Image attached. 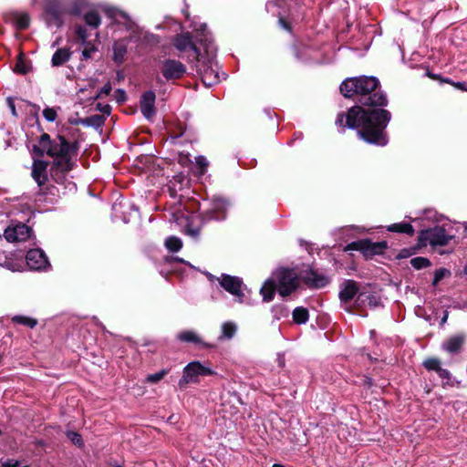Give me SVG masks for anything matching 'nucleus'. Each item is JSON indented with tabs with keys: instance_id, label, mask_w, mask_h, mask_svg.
Masks as SVG:
<instances>
[{
	"instance_id": "nucleus-23",
	"label": "nucleus",
	"mask_w": 467,
	"mask_h": 467,
	"mask_svg": "<svg viewBox=\"0 0 467 467\" xmlns=\"http://www.w3.org/2000/svg\"><path fill=\"white\" fill-rule=\"evenodd\" d=\"M114 59L118 62H121L124 56L127 53V42L126 40L117 41L114 45Z\"/></svg>"
},
{
	"instance_id": "nucleus-2",
	"label": "nucleus",
	"mask_w": 467,
	"mask_h": 467,
	"mask_svg": "<svg viewBox=\"0 0 467 467\" xmlns=\"http://www.w3.org/2000/svg\"><path fill=\"white\" fill-rule=\"evenodd\" d=\"M41 154L46 153L53 159L50 167V176L57 183H64L67 174L74 166L73 159L77 156L78 148L75 143L68 142L63 136L55 138L44 133L41 135L38 146Z\"/></svg>"
},
{
	"instance_id": "nucleus-4",
	"label": "nucleus",
	"mask_w": 467,
	"mask_h": 467,
	"mask_svg": "<svg viewBox=\"0 0 467 467\" xmlns=\"http://www.w3.org/2000/svg\"><path fill=\"white\" fill-rule=\"evenodd\" d=\"M108 14L117 24H122L127 27L128 31H130L129 37L130 40L141 46H154L159 43V39L156 36L143 32L125 12L116 8H110L108 10Z\"/></svg>"
},
{
	"instance_id": "nucleus-19",
	"label": "nucleus",
	"mask_w": 467,
	"mask_h": 467,
	"mask_svg": "<svg viewBox=\"0 0 467 467\" xmlns=\"http://www.w3.org/2000/svg\"><path fill=\"white\" fill-rule=\"evenodd\" d=\"M202 72V80L206 87H212L219 81L218 73L210 67L203 66V68H200Z\"/></svg>"
},
{
	"instance_id": "nucleus-14",
	"label": "nucleus",
	"mask_w": 467,
	"mask_h": 467,
	"mask_svg": "<svg viewBox=\"0 0 467 467\" xmlns=\"http://www.w3.org/2000/svg\"><path fill=\"white\" fill-rule=\"evenodd\" d=\"M47 162L44 161H35L32 165V177L39 187L43 186L47 181Z\"/></svg>"
},
{
	"instance_id": "nucleus-32",
	"label": "nucleus",
	"mask_w": 467,
	"mask_h": 467,
	"mask_svg": "<svg viewBox=\"0 0 467 467\" xmlns=\"http://www.w3.org/2000/svg\"><path fill=\"white\" fill-rule=\"evenodd\" d=\"M13 321L19 323V324H23L29 327H34L37 323L36 319L27 317H23V316L14 317Z\"/></svg>"
},
{
	"instance_id": "nucleus-43",
	"label": "nucleus",
	"mask_w": 467,
	"mask_h": 467,
	"mask_svg": "<svg viewBox=\"0 0 467 467\" xmlns=\"http://www.w3.org/2000/svg\"><path fill=\"white\" fill-rule=\"evenodd\" d=\"M195 160H196V163L201 168V172H204L206 167L208 166V162H207L206 159L202 156H199V157H196Z\"/></svg>"
},
{
	"instance_id": "nucleus-30",
	"label": "nucleus",
	"mask_w": 467,
	"mask_h": 467,
	"mask_svg": "<svg viewBox=\"0 0 467 467\" xmlns=\"http://www.w3.org/2000/svg\"><path fill=\"white\" fill-rule=\"evenodd\" d=\"M85 21L88 25L98 27L100 24V17L96 12L90 11L85 15Z\"/></svg>"
},
{
	"instance_id": "nucleus-41",
	"label": "nucleus",
	"mask_w": 467,
	"mask_h": 467,
	"mask_svg": "<svg viewBox=\"0 0 467 467\" xmlns=\"http://www.w3.org/2000/svg\"><path fill=\"white\" fill-rule=\"evenodd\" d=\"M95 51L96 47L90 44H88L82 51V56L84 58H90Z\"/></svg>"
},
{
	"instance_id": "nucleus-42",
	"label": "nucleus",
	"mask_w": 467,
	"mask_h": 467,
	"mask_svg": "<svg viewBox=\"0 0 467 467\" xmlns=\"http://www.w3.org/2000/svg\"><path fill=\"white\" fill-rule=\"evenodd\" d=\"M111 90V86L109 83L106 84L101 90L94 97V99H99L102 96H107L109 94Z\"/></svg>"
},
{
	"instance_id": "nucleus-31",
	"label": "nucleus",
	"mask_w": 467,
	"mask_h": 467,
	"mask_svg": "<svg viewBox=\"0 0 467 467\" xmlns=\"http://www.w3.org/2000/svg\"><path fill=\"white\" fill-rule=\"evenodd\" d=\"M167 373H168V370L162 369L157 373L150 374L146 378V382L150 383V384L157 383L160 380H161L165 377V375H167Z\"/></svg>"
},
{
	"instance_id": "nucleus-11",
	"label": "nucleus",
	"mask_w": 467,
	"mask_h": 467,
	"mask_svg": "<svg viewBox=\"0 0 467 467\" xmlns=\"http://www.w3.org/2000/svg\"><path fill=\"white\" fill-rule=\"evenodd\" d=\"M26 264L33 270H40L48 265L47 258L40 249L29 250L26 256Z\"/></svg>"
},
{
	"instance_id": "nucleus-9",
	"label": "nucleus",
	"mask_w": 467,
	"mask_h": 467,
	"mask_svg": "<svg viewBox=\"0 0 467 467\" xmlns=\"http://www.w3.org/2000/svg\"><path fill=\"white\" fill-rule=\"evenodd\" d=\"M174 46L181 52H191L189 57H192V59L201 61L202 57V54L200 50L192 43L189 34L178 36L174 40Z\"/></svg>"
},
{
	"instance_id": "nucleus-29",
	"label": "nucleus",
	"mask_w": 467,
	"mask_h": 467,
	"mask_svg": "<svg viewBox=\"0 0 467 467\" xmlns=\"http://www.w3.org/2000/svg\"><path fill=\"white\" fill-rule=\"evenodd\" d=\"M179 339L186 342L201 343V338L192 331H184L179 334Z\"/></svg>"
},
{
	"instance_id": "nucleus-36",
	"label": "nucleus",
	"mask_w": 467,
	"mask_h": 467,
	"mask_svg": "<svg viewBox=\"0 0 467 467\" xmlns=\"http://www.w3.org/2000/svg\"><path fill=\"white\" fill-rule=\"evenodd\" d=\"M43 115L47 121H54L57 119V110L54 108H47L43 110Z\"/></svg>"
},
{
	"instance_id": "nucleus-33",
	"label": "nucleus",
	"mask_w": 467,
	"mask_h": 467,
	"mask_svg": "<svg viewBox=\"0 0 467 467\" xmlns=\"http://www.w3.org/2000/svg\"><path fill=\"white\" fill-rule=\"evenodd\" d=\"M410 264L415 269H421L427 267L430 262L424 257H415L410 260Z\"/></svg>"
},
{
	"instance_id": "nucleus-40",
	"label": "nucleus",
	"mask_w": 467,
	"mask_h": 467,
	"mask_svg": "<svg viewBox=\"0 0 467 467\" xmlns=\"http://www.w3.org/2000/svg\"><path fill=\"white\" fill-rule=\"evenodd\" d=\"M450 272L446 269H439L435 272L433 285H436L446 275H449Z\"/></svg>"
},
{
	"instance_id": "nucleus-18",
	"label": "nucleus",
	"mask_w": 467,
	"mask_h": 467,
	"mask_svg": "<svg viewBox=\"0 0 467 467\" xmlns=\"http://www.w3.org/2000/svg\"><path fill=\"white\" fill-rule=\"evenodd\" d=\"M237 325L233 321L223 322L221 326V334L218 337L219 341L232 339L237 332Z\"/></svg>"
},
{
	"instance_id": "nucleus-45",
	"label": "nucleus",
	"mask_w": 467,
	"mask_h": 467,
	"mask_svg": "<svg viewBox=\"0 0 467 467\" xmlns=\"http://www.w3.org/2000/svg\"><path fill=\"white\" fill-rule=\"evenodd\" d=\"M115 98L117 101L120 103L126 100V94L123 90L119 89L115 94Z\"/></svg>"
},
{
	"instance_id": "nucleus-49",
	"label": "nucleus",
	"mask_w": 467,
	"mask_h": 467,
	"mask_svg": "<svg viewBox=\"0 0 467 467\" xmlns=\"http://www.w3.org/2000/svg\"><path fill=\"white\" fill-rule=\"evenodd\" d=\"M437 372L439 373V375H440L441 378H448V377H449V371H448V370H446V369L441 368V367L439 368V369L437 370Z\"/></svg>"
},
{
	"instance_id": "nucleus-20",
	"label": "nucleus",
	"mask_w": 467,
	"mask_h": 467,
	"mask_svg": "<svg viewBox=\"0 0 467 467\" xmlns=\"http://www.w3.org/2000/svg\"><path fill=\"white\" fill-rule=\"evenodd\" d=\"M464 339L463 335L453 336L443 344V348L449 353H456L461 349Z\"/></svg>"
},
{
	"instance_id": "nucleus-50",
	"label": "nucleus",
	"mask_w": 467,
	"mask_h": 467,
	"mask_svg": "<svg viewBox=\"0 0 467 467\" xmlns=\"http://www.w3.org/2000/svg\"><path fill=\"white\" fill-rule=\"evenodd\" d=\"M279 22H280V24H281V25H282L285 29L289 30V26H288V25L286 24V22H285L283 18H280V19H279Z\"/></svg>"
},
{
	"instance_id": "nucleus-55",
	"label": "nucleus",
	"mask_w": 467,
	"mask_h": 467,
	"mask_svg": "<svg viewBox=\"0 0 467 467\" xmlns=\"http://www.w3.org/2000/svg\"><path fill=\"white\" fill-rule=\"evenodd\" d=\"M364 296H365L364 294H359V295H358V299H362V297H363Z\"/></svg>"
},
{
	"instance_id": "nucleus-38",
	"label": "nucleus",
	"mask_w": 467,
	"mask_h": 467,
	"mask_svg": "<svg viewBox=\"0 0 467 467\" xmlns=\"http://www.w3.org/2000/svg\"><path fill=\"white\" fill-rule=\"evenodd\" d=\"M67 436L75 445H78V446L82 445V439L78 433H77L75 431H68L67 433Z\"/></svg>"
},
{
	"instance_id": "nucleus-17",
	"label": "nucleus",
	"mask_w": 467,
	"mask_h": 467,
	"mask_svg": "<svg viewBox=\"0 0 467 467\" xmlns=\"http://www.w3.org/2000/svg\"><path fill=\"white\" fill-rule=\"evenodd\" d=\"M201 33L196 36L200 44L203 47L205 53L207 54L208 60L212 61L216 53V48L213 44L212 39L205 33V26H201Z\"/></svg>"
},
{
	"instance_id": "nucleus-39",
	"label": "nucleus",
	"mask_w": 467,
	"mask_h": 467,
	"mask_svg": "<svg viewBox=\"0 0 467 467\" xmlns=\"http://www.w3.org/2000/svg\"><path fill=\"white\" fill-rule=\"evenodd\" d=\"M226 207V202L223 199H216L213 202V211L223 213Z\"/></svg>"
},
{
	"instance_id": "nucleus-35",
	"label": "nucleus",
	"mask_w": 467,
	"mask_h": 467,
	"mask_svg": "<svg viewBox=\"0 0 467 467\" xmlns=\"http://www.w3.org/2000/svg\"><path fill=\"white\" fill-rule=\"evenodd\" d=\"M16 25L19 28H26L29 25V17L26 14H20L16 17Z\"/></svg>"
},
{
	"instance_id": "nucleus-10",
	"label": "nucleus",
	"mask_w": 467,
	"mask_h": 467,
	"mask_svg": "<svg viewBox=\"0 0 467 467\" xmlns=\"http://www.w3.org/2000/svg\"><path fill=\"white\" fill-rule=\"evenodd\" d=\"M31 229L24 223L9 226L5 230V237L8 242H24L30 236Z\"/></svg>"
},
{
	"instance_id": "nucleus-6",
	"label": "nucleus",
	"mask_w": 467,
	"mask_h": 467,
	"mask_svg": "<svg viewBox=\"0 0 467 467\" xmlns=\"http://www.w3.org/2000/svg\"><path fill=\"white\" fill-rule=\"evenodd\" d=\"M213 374V371L202 366L198 361L189 363L183 369V375L179 381L181 388L185 387L190 382H197L200 376H208Z\"/></svg>"
},
{
	"instance_id": "nucleus-37",
	"label": "nucleus",
	"mask_w": 467,
	"mask_h": 467,
	"mask_svg": "<svg viewBox=\"0 0 467 467\" xmlns=\"http://www.w3.org/2000/svg\"><path fill=\"white\" fill-rule=\"evenodd\" d=\"M424 366L430 370H438L440 368V361L437 358H430L424 361Z\"/></svg>"
},
{
	"instance_id": "nucleus-56",
	"label": "nucleus",
	"mask_w": 467,
	"mask_h": 467,
	"mask_svg": "<svg viewBox=\"0 0 467 467\" xmlns=\"http://www.w3.org/2000/svg\"><path fill=\"white\" fill-rule=\"evenodd\" d=\"M213 217H214L215 219H221V216H220V215H214ZM223 216H222V218H223Z\"/></svg>"
},
{
	"instance_id": "nucleus-44",
	"label": "nucleus",
	"mask_w": 467,
	"mask_h": 467,
	"mask_svg": "<svg viewBox=\"0 0 467 467\" xmlns=\"http://www.w3.org/2000/svg\"><path fill=\"white\" fill-rule=\"evenodd\" d=\"M184 233L193 238H196L200 234V230L198 228H192L190 225H188L185 228Z\"/></svg>"
},
{
	"instance_id": "nucleus-28",
	"label": "nucleus",
	"mask_w": 467,
	"mask_h": 467,
	"mask_svg": "<svg viewBox=\"0 0 467 467\" xmlns=\"http://www.w3.org/2000/svg\"><path fill=\"white\" fill-rule=\"evenodd\" d=\"M306 281L315 287H322L327 283L325 277L317 276L314 272L310 273V275L306 277Z\"/></svg>"
},
{
	"instance_id": "nucleus-34",
	"label": "nucleus",
	"mask_w": 467,
	"mask_h": 467,
	"mask_svg": "<svg viewBox=\"0 0 467 467\" xmlns=\"http://www.w3.org/2000/svg\"><path fill=\"white\" fill-rule=\"evenodd\" d=\"M15 71L18 72V73H22V74H26L28 71L26 62L23 59L21 55L19 56L18 59L16 61V64L15 67Z\"/></svg>"
},
{
	"instance_id": "nucleus-47",
	"label": "nucleus",
	"mask_w": 467,
	"mask_h": 467,
	"mask_svg": "<svg viewBox=\"0 0 467 467\" xmlns=\"http://www.w3.org/2000/svg\"><path fill=\"white\" fill-rule=\"evenodd\" d=\"M3 467H17L18 462L15 460H7L4 462H2Z\"/></svg>"
},
{
	"instance_id": "nucleus-7",
	"label": "nucleus",
	"mask_w": 467,
	"mask_h": 467,
	"mask_svg": "<svg viewBox=\"0 0 467 467\" xmlns=\"http://www.w3.org/2000/svg\"><path fill=\"white\" fill-rule=\"evenodd\" d=\"M217 280L227 292L236 296L239 302H242L245 286L240 278L229 275H222Z\"/></svg>"
},
{
	"instance_id": "nucleus-3",
	"label": "nucleus",
	"mask_w": 467,
	"mask_h": 467,
	"mask_svg": "<svg viewBox=\"0 0 467 467\" xmlns=\"http://www.w3.org/2000/svg\"><path fill=\"white\" fill-rule=\"evenodd\" d=\"M297 286L298 276L294 270L278 269L265 282L260 293L265 301H271L275 290L281 296H286Z\"/></svg>"
},
{
	"instance_id": "nucleus-21",
	"label": "nucleus",
	"mask_w": 467,
	"mask_h": 467,
	"mask_svg": "<svg viewBox=\"0 0 467 467\" xmlns=\"http://www.w3.org/2000/svg\"><path fill=\"white\" fill-rule=\"evenodd\" d=\"M70 56H71V52H70L69 48H67V47L58 48L54 53V55L52 57V59H51L52 66L59 67V66L63 65L70 58Z\"/></svg>"
},
{
	"instance_id": "nucleus-27",
	"label": "nucleus",
	"mask_w": 467,
	"mask_h": 467,
	"mask_svg": "<svg viewBox=\"0 0 467 467\" xmlns=\"http://www.w3.org/2000/svg\"><path fill=\"white\" fill-rule=\"evenodd\" d=\"M293 319L297 324H304L308 319V311L304 307H296L293 311Z\"/></svg>"
},
{
	"instance_id": "nucleus-25",
	"label": "nucleus",
	"mask_w": 467,
	"mask_h": 467,
	"mask_svg": "<svg viewBox=\"0 0 467 467\" xmlns=\"http://www.w3.org/2000/svg\"><path fill=\"white\" fill-rule=\"evenodd\" d=\"M388 230L389 232H395V233H405L410 235H412L414 233V229L411 224L406 223H393L388 226Z\"/></svg>"
},
{
	"instance_id": "nucleus-16",
	"label": "nucleus",
	"mask_w": 467,
	"mask_h": 467,
	"mask_svg": "<svg viewBox=\"0 0 467 467\" xmlns=\"http://www.w3.org/2000/svg\"><path fill=\"white\" fill-rule=\"evenodd\" d=\"M358 285L357 282L353 280H346L341 285V289L339 292V298L341 302L347 303L354 298V296L358 292Z\"/></svg>"
},
{
	"instance_id": "nucleus-53",
	"label": "nucleus",
	"mask_w": 467,
	"mask_h": 467,
	"mask_svg": "<svg viewBox=\"0 0 467 467\" xmlns=\"http://www.w3.org/2000/svg\"><path fill=\"white\" fill-rule=\"evenodd\" d=\"M273 467H285V466H284V465H282V464L275 463V464L273 465Z\"/></svg>"
},
{
	"instance_id": "nucleus-52",
	"label": "nucleus",
	"mask_w": 467,
	"mask_h": 467,
	"mask_svg": "<svg viewBox=\"0 0 467 467\" xmlns=\"http://www.w3.org/2000/svg\"><path fill=\"white\" fill-rule=\"evenodd\" d=\"M447 318H448V314H445V315H444V317H442V319H441V322H442V323H445V322H446V320H447Z\"/></svg>"
},
{
	"instance_id": "nucleus-26",
	"label": "nucleus",
	"mask_w": 467,
	"mask_h": 467,
	"mask_svg": "<svg viewBox=\"0 0 467 467\" xmlns=\"http://www.w3.org/2000/svg\"><path fill=\"white\" fill-rule=\"evenodd\" d=\"M165 247L171 252H178L182 247V241L176 236H170L165 240Z\"/></svg>"
},
{
	"instance_id": "nucleus-46",
	"label": "nucleus",
	"mask_w": 467,
	"mask_h": 467,
	"mask_svg": "<svg viewBox=\"0 0 467 467\" xmlns=\"http://www.w3.org/2000/svg\"><path fill=\"white\" fill-rule=\"evenodd\" d=\"M97 109L99 111H101L102 113H104V114H109L110 113V107H109V105H107V104L103 105L101 103H99L97 105Z\"/></svg>"
},
{
	"instance_id": "nucleus-12",
	"label": "nucleus",
	"mask_w": 467,
	"mask_h": 467,
	"mask_svg": "<svg viewBox=\"0 0 467 467\" xmlns=\"http://www.w3.org/2000/svg\"><path fill=\"white\" fill-rule=\"evenodd\" d=\"M186 72L183 64L176 60H166L163 63L162 74L167 79L181 78Z\"/></svg>"
},
{
	"instance_id": "nucleus-48",
	"label": "nucleus",
	"mask_w": 467,
	"mask_h": 467,
	"mask_svg": "<svg viewBox=\"0 0 467 467\" xmlns=\"http://www.w3.org/2000/svg\"><path fill=\"white\" fill-rule=\"evenodd\" d=\"M77 35H78V36L81 40L85 41V39H86V37H87V35H86V29H85V28H83V27H81V26H79V27L77 29Z\"/></svg>"
},
{
	"instance_id": "nucleus-51",
	"label": "nucleus",
	"mask_w": 467,
	"mask_h": 467,
	"mask_svg": "<svg viewBox=\"0 0 467 467\" xmlns=\"http://www.w3.org/2000/svg\"><path fill=\"white\" fill-rule=\"evenodd\" d=\"M11 110H12V113L14 115H16V108H15V105L13 103H11Z\"/></svg>"
},
{
	"instance_id": "nucleus-13",
	"label": "nucleus",
	"mask_w": 467,
	"mask_h": 467,
	"mask_svg": "<svg viewBox=\"0 0 467 467\" xmlns=\"http://www.w3.org/2000/svg\"><path fill=\"white\" fill-rule=\"evenodd\" d=\"M379 86V80L374 77L356 78V94L368 95Z\"/></svg>"
},
{
	"instance_id": "nucleus-1",
	"label": "nucleus",
	"mask_w": 467,
	"mask_h": 467,
	"mask_svg": "<svg viewBox=\"0 0 467 467\" xmlns=\"http://www.w3.org/2000/svg\"><path fill=\"white\" fill-rule=\"evenodd\" d=\"M390 119L386 109L365 110L359 106L352 107L346 116L338 115L337 124L351 129H358L359 136L367 142L384 146L387 139L383 132Z\"/></svg>"
},
{
	"instance_id": "nucleus-15",
	"label": "nucleus",
	"mask_w": 467,
	"mask_h": 467,
	"mask_svg": "<svg viewBox=\"0 0 467 467\" xmlns=\"http://www.w3.org/2000/svg\"><path fill=\"white\" fill-rule=\"evenodd\" d=\"M155 94L151 91L145 92L140 99V110L143 116L150 119L155 115Z\"/></svg>"
},
{
	"instance_id": "nucleus-8",
	"label": "nucleus",
	"mask_w": 467,
	"mask_h": 467,
	"mask_svg": "<svg viewBox=\"0 0 467 467\" xmlns=\"http://www.w3.org/2000/svg\"><path fill=\"white\" fill-rule=\"evenodd\" d=\"M386 248V242L371 243L368 240L353 242L347 246V250H359L365 254H381Z\"/></svg>"
},
{
	"instance_id": "nucleus-54",
	"label": "nucleus",
	"mask_w": 467,
	"mask_h": 467,
	"mask_svg": "<svg viewBox=\"0 0 467 467\" xmlns=\"http://www.w3.org/2000/svg\"><path fill=\"white\" fill-rule=\"evenodd\" d=\"M113 467H123V466L120 464L115 463V464H113Z\"/></svg>"
},
{
	"instance_id": "nucleus-24",
	"label": "nucleus",
	"mask_w": 467,
	"mask_h": 467,
	"mask_svg": "<svg viewBox=\"0 0 467 467\" xmlns=\"http://www.w3.org/2000/svg\"><path fill=\"white\" fill-rule=\"evenodd\" d=\"M356 78L345 80L340 85V91L346 97L349 98L353 94H356Z\"/></svg>"
},
{
	"instance_id": "nucleus-57",
	"label": "nucleus",
	"mask_w": 467,
	"mask_h": 467,
	"mask_svg": "<svg viewBox=\"0 0 467 467\" xmlns=\"http://www.w3.org/2000/svg\"><path fill=\"white\" fill-rule=\"evenodd\" d=\"M369 305H372V301H369ZM373 306H376V303H373Z\"/></svg>"
},
{
	"instance_id": "nucleus-22",
	"label": "nucleus",
	"mask_w": 467,
	"mask_h": 467,
	"mask_svg": "<svg viewBox=\"0 0 467 467\" xmlns=\"http://www.w3.org/2000/svg\"><path fill=\"white\" fill-rule=\"evenodd\" d=\"M362 103L367 106H385L387 105V99L382 93H375L372 96L365 98Z\"/></svg>"
},
{
	"instance_id": "nucleus-5",
	"label": "nucleus",
	"mask_w": 467,
	"mask_h": 467,
	"mask_svg": "<svg viewBox=\"0 0 467 467\" xmlns=\"http://www.w3.org/2000/svg\"><path fill=\"white\" fill-rule=\"evenodd\" d=\"M453 237L454 234L451 230H447L443 226H436L420 232L419 242L423 246L428 244L431 246H442L447 244Z\"/></svg>"
}]
</instances>
